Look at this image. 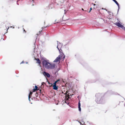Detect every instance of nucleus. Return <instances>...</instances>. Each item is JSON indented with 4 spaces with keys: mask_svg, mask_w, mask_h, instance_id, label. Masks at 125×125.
<instances>
[{
    "mask_svg": "<svg viewBox=\"0 0 125 125\" xmlns=\"http://www.w3.org/2000/svg\"><path fill=\"white\" fill-rule=\"evenodd\" d=\"M42 63L43 66L46 68L48 69H53L55 67V64L51 63L48 60H44Z\"/></svg>",
    "mask_w": 125,
    "mask_h": 125,
    "instance_id": "1",
    "label": "nucleus"
},
{
    "mask_svg": "<svg viewBox=\"0 0 125 125\" xmlns=\"http://www.w3.org/2000/svg\"><path fill=\"white\" fill-rule=\"evenodd\" d=\"M61 44H58L57 46V48L59 50V52L60 54V55H61V56H63L62 59H63V60L65 57V55H64L62 52V50L61 49Z\"/></svg>",
    "mask_w": 125,
    "mask_h": 125,
    "instance_id": "2",
    "label": "nucleus"
},
{
    "mask_svg": "<svg viewBox=\"0 0 125 125\" xmlns=\"http://www.w3.org/2000/svg\"><path fill=\"white\" fill-rule=\"evenodd\" d=\"M122 23L120 22V21H119V22H116L114 23V24L117 26L118 27H120L122 29H124L125 31V27L122 25Z\"/></svg>",
    "mask_w": 125,
    "mask_h": 125,
    "instance_id": "3",
    "label": "nucleus"
},
{
    "mask_svg": "<svg viewBox=\"0 0 125 125\" xmlns=\"http://www.w3.org/2000/svg\"><path fill=\"white\" fill-rule=\"evenodd\" d=\"M62 54L61 55H59L57 57L55 60L53 61L54 62H59V63L60 62L61 59H62L63 56H61Z\"/></svg>",
    "mask_w": 125,
    "mask_h": 125,
    "instance_id": "4",
    "label": "nucleus"
},
{
    "mask_svg": "<svg viewBox=\"0 0 125 125\" xmlns=\"http://www.w3.org/2000/svg\"><path fill=\"white\" fill-rule=\"evenodd\" d=\"M52 85L53 87V89L54 90H57L58 89V86H57L56 84H55L50 83Z\"/></svg>",
    "mask_w": 125,
    "mask_h": 125,
    "instance_id": "5",
    "label": "nucleus"
},
{
    "mask_svg": "<svg viewBox=\"0 0 125 125\" xmlns=\"http://www.w3.org/2000/svg\"><path fill=\"white\" fill-rule=\"evenodd\" d=\"M34 60L37 61L36 63L39 64V65L40 66L41 64V61L39 59L37 58H34Z\"/></svg>",
    "mask_w": 125,
    "mask_h": 125,
    "instance_id": "6",
    "label": "nucleus"
},
{
    "mask_svg": "<svg viewBox=\"0 0 125 125\" xmlns=\"http://www.w3.org/2000/svg\"><path fill=\"white\" fill-rule=\"evenodd\" d=\"M69 91H67L64 94L66 95V97L65 99H67V98H69L70 96L69 95V94H67L68 93Z\"/></svg>",
    "mask_w": 125,
    "mask_h": 125,
    "instance_id": "7",
    "label": "nucleus"
},
{
    "mask_svg": "<svg viewBox=\"0 0 125 125\" xmlns=\"http://www.w3.org/2000/svg\"><path fill=\"white\" fill-rule=\"evenodd\" d=\"M43 74L45 76H46L48 77H50V75L48 73H47L45 72H43Z\"/></svg>",
    "mask_w": 125,
    "mask_h": 125,
    "instance_id": "8",
    "label": "nucleus"
},
{
    "mask_svg": "<svg viewBox=\"0 0 125 125\" xmlns=\"http://www.w3.org/2000/svg\"><path fill=\"white\" fill-rule=\"evenodd\" d=\"M78 108H79V111H81V104L80 102V101H79V102L78 103Z\"/></svg>",
    "mask_w": 125,
    "mask_h": 125,
    "instance_id": "9",
    "label": "nucleus"
},
{
    "mask_svg": "<svg viewBox=\"0 0 125 125\" xmlns=\"http://www.w3.org/2000/svg\"><path fill=\"white\" fill-rule=\"evenodd\" d=\"M38 87L37 86H35V88H34L32 92H35L37 90H38L37 89Z\"/></svg>",
    "mask_w": 125,
    "mask_h": 125,
    "instance_id": "10",
    "label": "nucleus"
},
{
    "mask_svg": "<svg viewBox=\"0 0 125 125\" xmlns=\"http://www.w3.org/2000/svg\"><path fill=\"white\" fill-rule=\"evenodd\" d=\"M32 92H30V93H29V100H30V99L31 98V95L32 94Z\"/></svg>",
    "mask_w": 125,
    "mask_h": 125,
    "instance_id": "11",
    "label": "nucleus"
},
{
    "mask_svg": "<svg viewBox=\"0 0 125 125\" xmlns=\"http://www.w3.org/2000/svg\"><path fill=\"white\" fill-rule=\"evenodd\" d=\"M60 80V79H58L54 83H53L55 84H56V83L58 82Z\"/></svg>",
    "mask_w": 125,
    "mask_h": 125,
    "instance_id": "12",
    "label": "nucleus"
},
{
    "mask_svg": "<svg viewBox=\"0 0 125 125\" xmlns=\"http://www.w3.org/2000/svg\"><path fill=\"white\" fill-rule=\"evenodd\" d=\"M114 2L117 5L118 7L119 6V5L118 2L115 0Z\"/></svg>",
    "mask_w": 125,
    "mask_h": 125,
    "instance_id": "13",
    "label": "nucleus"
},
{
    "mask_svg": "<svg viewBox=\"0 0 125 125\" xmlns=\"http://www.w3.org/2000/svg\"><path fill=\"white\" fill-rule=\"evenodd\" d=\"M62 19H60V20H58V21L57 22H62Z\"/></svg>",
    "mask_w": 125,
    "mask_h": 125,
    "instance_id": "14",
    "label": "nucleus"
},
{
    "mask_svg": "<svg viewBox=\"0 0 125 125\" xmlns=\"http://www.w3.org/2000/svg\"><path fill=\"white\" fill-rule=\"evenodd\" d=\"M23 31H24L25 32H26V31H25V29H24V28H23Z\"/></svg>",
    "mask_w": 125,
    "mask_h": 125,
    "instance_id": "15",
    "label": "nucleus"
},
{
    "mask_svg": "<svg viewBox=\"0 0 125 125\" xmlns=\"http://www.w3.org/2000/svg\"><path fill=\"white\" fill-rule=\"evenodd\" d=\"M92 10V8H90V11H89V12H90Z\"/></svg>",
    "mask_w": 125,
    "mask_h": 125,
    "instance_id": "16",
    "label": "nucleus"
},
{
    "mask_svg": "<svg viewBox=\"0 0 125 125\" xmlns=\"http://www.w3.org/2000/svg\"><path fill=\"white\" fill-rule=\"evenodd\" d=\"M35 95L37 96L38 95V93H36L35 94Z\"/></svg>",
    "mask_w": 125,
    "mask_h": 125,
    "instance_id": "17",
    "label": "nucleus"
},
{
    "mask_svg": "<svg viewBox=\"0 0 125 125\" xmlns=\"http://www.w3.org/2000/svg\"><path fill=\"white\" fill-rule=\"evenodd\" d=\"M24 63V62L23 61L21 63H21Z\"/></svg>",
    "mask_w": 125,
    "mask_h": 125,
    "instance_id": "18",
    "label": "nucleus"
},
{
    "mask_svg": "<svg viewBox=\"0 0 125 125\" xmlns=\"http://www.w3.org/2000/svg\"><path fill=\"white\" fill-rule=\"evenodd\" d=\"M100 95V94H96V96H97V95Z\"/></svg>",
    "mask_w": 125,
    "mask_h": 125,
    "instance_id": "19",
    "label": "nucleus"
},
{
    "mask_svg": "<svg viewBox=\"0 0 125 125\" xmlns=\"http://www.w3.org/2000/svg\"><path fill=\"white\" fill-rule=\"evenodd\" d=\"M49 27V26H46V27H44V28H46V27Z\"/></svg>",
    "mask_w": 125,
    "mask_h": 125,
    "instance_id": "20",
    "label": "nucleus"
},
{
    "mask_svg": "<svg viewBox=\"0 0 125 125\" xmlns=\"http://www.w3.org/2000/svg\"><path fill=\"white\" fill-rule=\"evenodd\" d=\"M97 7V6H96V7H94V8L95 9V8H96Z\"/></svg>",
    "mask_w": 125,
    "mask_h": 125,
    "instance_id": "21",
    "label": "nucleus"
},
{
    "mask_svg": "<svg viewBox=\"0 0 125 125\" xmlns=\"http://www.w3.org/2000/svg\"><path fill=\"white\" fill-rule=\"evenodd\" d=\"M41 31H39V33H40V32H41Z\"/></svg>",
    "mask_w": 125,
    "mask_h": 125,
    "instance_id": "22",
    "label": "nucleus"
},
{
    "mask_svg": "<svg viewBox=\"0 0 125 125\" xmlns=\"http://www.w3.org/2000/svg\"><path fill=\"white\" fill-rule=\"evenodd\" d=\"M93 5H94V6H95V5H96L95 4H94Z\"/></svg>",
    "mask_w": 125,
    "mask_h": 125,
    "instance_id": "23",
    "label": "nucleus"
},
{
    "mask_svg": "<svg viewBox=\"0 0 125 125\" xmlns=\"http://www.w3.org/2000/svg\"><path fill=\"white\" fill-rule=\"evenodd\" d=\"M9 27H8V29H7V31L8 30V29H9Z\"/></svg>",
    "mask_w": 125,
    "mask_h": 125,
    "instance_id": "24",
    "label": "nucleus"
},
{
    "mask_svg": "<svg viewBox=\"0 0 125 125\" xmlns=\"http://www.w3.org/2000/svg\"><path fill=\"white\" fill-rule=\"evenodd\" d=\"M114 1L115 0H112Z\"/></svg>",
    "mask_w": 125,
    "mask_h": 125,
    "instance_id": "25",
    "label": "nucleus"
},
{
    "mask_svg": "<svg viewBox=\"0 0 125 125\" xmlns=\"http://www.w3.org/2000/svg\"><path fill=\"white\" fill-rule=\"evenodd\" d=\"M82 10H83V9H82Z\"/></svg>",
    "mask_w": 125,
    "mask_h": 125,
    "instance_id": "26",
    "label": "nucleus"
},
{
    "mask_svg": "<svg viewBox=\"0 0 125 125\" xmlns=\"http://www.w3.org/2000/svg\"><path fill=\"white\" fill-rule=\"evenodd\" d=\"M42 29H43V27H42Z\"/></svg>",
    "mask_w": 125,
    "mask_h": 125,
    "instance_id": "27",
    "label": "nucleus"
}]
</instances>
